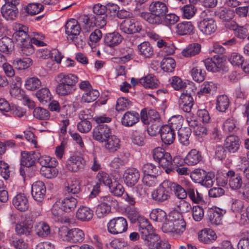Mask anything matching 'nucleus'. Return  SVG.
<instances>
[{"instance_id":"nucleus-1","label":"nucleus","mask_w":249,"mask_h":249,"mask_svg":"<svg viewBox=\"0 0 249 249\" xmlns=\"http://www.w3.org/2000/svg\"><path fill=\"white\" fill-rule=\"evenodd\" d=\"M57 83L55 88L56 93L60 96L72 94L76 90V85L78 82V77L72 73H59L55 78Z\"/></svg>"},{"instance_id":"nucleus-2","label":"nucleus","mask_w":249,"mask_h":249,"mask_svg":"<svg viewBox=\"0 0 249 249\" xmlns=\"http://www.w3.org/2000/svg\"><path fill=\"white\" fill-rule=\"evenodd\" d=\"M150 13L142 12L140 16L153 24H160L162 22V18L168 12L166 4L160 1H153L149 5Z\"/></svg>"},{"instance_id":"nucleus-3","label":"nucleus","mask_w":249,"mask_h":249,"mask_svg":"<svg viewBox=\"0 0 249 249\" xmlns=\"http://www.w3.org/2000/svg\"><path fill=\"white\" fill-rule=\"evenodd\" d=\"M139 231L141 238L150 249H155L160 243L161 239L160 236L154 233L153 227L147 219H140Z\"/></svg>"},{"instance_id":"nucleus-4","label":"nucleus","mask_w":249,"mask_h":249,"mask_svg":"<svg viewBox=\"0 0 249 249\" xmlns=\"http://www.w3.org/2000/svg\"><path fill=\"white\" fill-rule=\"evenodd\" d=\"M170 181H163L151 194L152 198L158 202H162L170 197Z\"/></svg>"},{"instance_id":"nucleus-5","label":"nucleus","mask_w":249,"mask_h":249,"mask_svg":"<svg viewBox=\"0 0 249 249\" xmlns=\"http://www.w3.org/2000/svg\"><path fill=\"white\" fill-rule=\"evenodd\" d=\"M81 30V28L80 25L78 22L74 19L68 20L65 25V32L66 34L68 36H72L71 39L77 47H82L85 43V42L82 39H80V41H78L77 36L79 35Z\"/></svg>"},{"instance_id":"nucleus-6","label":"nucleus","mask_w":249,"mask_h":249,"mask_svg":"<svg viewBox=\"0 0 249 249\" xmlns=\"http://www.w3.org/2000/svg\"><path fill=\"white\" fill-rule=\"evenodd\" d=\"M108 231L112 234H118L126 231L127 222L123 217H114L107 225Z\"/></svg>"},{"instance_id":"nucleus-7","label":"nucleus","mask_w":249,"mask_h":249,"mask_svg":"<svg viewBox=\"0 0 249 249\" xmlns=\"http://www.w3.org/2000/svg\"><path fill=\"white\" fill-rule=\"evenodd\" d=\"M141 121L145 124H150L156 130L160 126V117L159 113L154 109H150L148 113L143 109L141 112Z\"/></svg>"},{"instance_id":"nucleus-8","label":"nucleus","mask_w":249,"mask_h":249,"mask_svg":"<svg viewBox=\"0 0 249 249\" xmlns=\"http://www.w3.org/2000/svg\"><path fill=\"white\" fill-rule=\"evenodd\" d=\"M92 134L94 140L103 143L111 134V131L107 125L101 124L93 128Z\"/></svg>"},{"instance_id":"nucleus-9","label":"nucleus","mask_w":249,"mask_h":249,"mask_svg":"<svg viewBox=\"0 0 249 249\" xmlns=\"http://www.w3.org/2000/svg\"><path fill=\"white\" fill-rule=\"evenodd\" d=\"M120 29L124 33L132 34L140 31L142 26L138 21L133 19L126 18L121 23Z\"/></svg>"},{"instance_id":"nucleus-10","label":"nucleus","mask_w":249,"mask_h":249,"mask_svg":"<svg viewBox=\"0 0 249 249\" xmlns=\"http://www.w3.org/2000/svg\"><path fill=\"white\" fill-rule=\"evenodd\" d=\"M198 27L200 32L207 36L214 33L217 29L215 21L212 18H205L201 20Z\"/></svg>"},{"instance_id":"nucleus-11","label":"nucleus","mask_w":249,"mask_h":249,"mask_svg":"<svg viewBox=\"0 0 249 249\" xmlns=\"http://www.w3.org/2000/svg\"><path fill=\"white\" fill-rule=\"evenodd\" d=\"M226 176L229 178L230 188L233 190L241 191L244 184L241 176L238 173L236 174L233 170L228 171Z\"/></svg>"},{"instance_id":"nucleus-12","label":"nucleus","mask_w":249,"mask_h":249,"mask_svg":"<svg viewBox=\"0 0 249 249\" xmlns=\"http://www.w3.org/2000/svg\"><path fill=\"white\" fill-rule=\"evenodd\" d=\"M46 187L41 181L34 183L32 186V195L34 199L38 202H42L46 194Z\"/></svg>"},{"instance_id":"nucleus-13","label":"nucleus","mask_w":249,"mask_h":249,"mask_svg":"<svg viewBox=\"0 0 249 249\" xmlns=\"http://www.w3.org/2000/svg\"><path fill=\"white\" fill-rule=\"evenodd\" d=\"M140 172L135 168H129L127 169L124 174V181L128 186H134L140 178Z\"/></svg>"},{"instance_id":"nucleus-14","label":"nucleus","mask_w":249,"mask_h":249,"mask_svg":"<svg viewBox=\"0 0 249 249\" xmlns=\"http://www.w3.org/2000/svg\"><path fill=\"white\" fill-rule=\"evenodd\" d=\"M200 63L204 65L207 70L213 72L219 71L222 67V59L218 56H214L213 58H208Z\"/></svg>"},{"instance_id":"nucleus-15","label":"nucleus","mask_w":249,"mask_h":249,"mask_svg":"<svg viewBox=\"0 0 249 249\" xmlns=\"http://www.w3.org/2000/svg\"><path fill=\"white\" fill-rule=\"evenodd\" d=\"M13 25L15 32L13 36L17 42H22L29 38L27 27L18 23H15Z\"/></svg>"},{"instance_id":"nucleus-16","label":"nucleus","mask_w":249,"mask_h":249,"mask_svg":"<svg viewBox=\"0 0 249 249\" xmlns=\"http://www.w3.org/2000/svg\"><path fill=\"white\" fill-rule=\"evenodd\" d=\"M226 213L224 210L215 207L210 209L208 212V216L212 225H219L222 223L223 215Z\"/></svg>"},{"instance_id":"nucleus-17","label":"nucleus","mask_w":249,"mask_h":249,"mask_svg":"<svg viewBox=\"0 0 249 249\" xmlns=\"http://www.w3.org/2000/svg\"><path fill=\"white\" fill-rule=\"evenodd\" d=\"M183 92L180 96L179 100V107L184 112H189L194 105L193 98L190 93Z\"/></svg>"},{"instance_id":"nucleus-18","label":"nucleus","mask_w":249,"mask_h":249,"mask_svg":"<svg viewBox=\"0 0 249 249\" xmlns=\"http://www.w3.org/2000/svg\"><path fill=\"white\" fill-rule=\"evenodd\" d=\"M12 202L15 207L21 212L27 210L29 206L26 196L22 193L17 194L13 198Z\"/></svg>"},{"instance_id":"nucleus-19","label":"nucleus","mask_w":249,"mask_h":249,"mask_svg":"<svg viewBox=\"0 0 249 249\" xmlns=\"http://www.w3.org/2000/svg\"><path fill=\"white\" fill-rule=\"evenodd\" d=\"M160 130L161 139L165 144L170 145L174 142L175 139V131L166 125L162 126Z\"/></svg>"},{"instance_id":"nucleus-20","label":"nucleus","mask_w":249,"mask_h":249,"mask_svg":"<svg viewBox=\"0 0 249 249\" xmlns=\"http://www.w3.org/2000/svg\"><path fill=\"white\" fill-rule=\"evenodd\" d=\"M95 16L92 14L84 15L79 18L81 22L83 30L85 32H90L96 27Z\"/></svg>"},{"instance_id":"nucleus-21","label":"nucleus","mask_w":249,"mask_h":249,"mask_svg":"<svg viewBox=\"0 0 249 249\" xmlns=\"http://www.w3.org/2000/svg\"><path fill=\"white\" fill-rule=\"evenodd\" d=\"M123 39L122 36L119 33L116 32L107 34L104 37L105 45L111 48L119 45Z\"/></svg>"},{"instance_id":"nucleus-22","label":"nucleus","mask_w":249,"mask_h":249,"mask_svg":"<svg viewBox=\"0 0 249 249\" xmlns=\"http://www.w3.org/2000/svg\"><path fill=\"white\" fill-rule=\"evenodd\" d=\"M240 141L239 138L235 135H230L225 140L224 146L230 153H235L240 147Z\"/></svg>"},{"instance_id":"nucleus-23","label":"nucleus","mask_w":249,"mask_h":249,"mask_svg":"<svg viewBox=\"0 0 249 249\" xmlns=\"http://www.w3.org/2000/svg\"><path fill=\"white\" fill-rule=\"evenodd\" d=\"M139 114L134 111L126 112L122 118L121 123L125 126H131L139 122Z\"/></svg>"},{"instance_id":"nucleus-24","label":"nucleus","mask_w":249,"mask_h":249,"mask_svg":"<svg viewBox=\"0 0 249 249\" xmlns=\"http://www.w3.org/2000/svg\"><path fill=\"white\" fill-rule=\"evenodd\" d=\"M174 219V225L175 228V233L181 234L186 228V223L182 214L178 212H172Z\"/></svg>"},{"instance_id":"nucleus-25","label":"nucleus","mask_w":249,"mask_h":249,"mask_svg":"<svg viewBox=\"0 0 249 249\" xmlns=\"http://www.w3.org/2000/svg\"><path fill=\"white\" fill-rule=\"evenodd\" d=\"M194 30L195 27L190 21L182 22L176 25V33L180 36L193 34Z\"/></svg>"},{"instance_id":"nucleus-26","label":"nucleus","mask_w":249,"mask_h":249,"mask_svg":"<svg viewBox=\"0 0 249 249\" xmlns=\"http://www.w3.org/2000/svg\"><path fill=\"white\" fill-rule=\"evenodd\" d=\"M36 152L23 151L21 153L20 164L21 166L30 167L33 166L36 160Z\"/></svg>"},{"instance_id":"nucleus-27","label":"nucleus","mask_w":249,"mask_h":249,"mask_svg":"<svg viewBox=\"0 0 249 249\" xmlns=\"http://www.w3.org/2000/svg\"><path fill=\"white\" fill-rule=\"evenodd\" d=\"M1 13L6 19L11 20L16 18L18 10L17 7H12L8 4H5L1 8Z\"/></svg>"},{"instance_id":"nucleus-28","label":"nucleus","mask_w":249,"mask_h":249,"mask_svg":"<svg viewBox=\"0 0 249 249\" xmlns=\"http://www.w3.org/2000/svg\"><path fill=\"white\" fill-rule=\"evenodd\" d=\"M203 64L199 63L194 66L191 69V74L194 80L197 82H201L205 79L206 72L202 69Z\"/></svg>"},{"instance_id":"nucleus-29","label":"nucleus","mask_w":249,"mask_h":249,"mask_svg":"<svg viewBox=\"0 0 249 249\" xmlns=\"http://www.w3.org/2000/svg\"><path fill=\"white\" fill-rule=\"evenodd\" d=\"M215 232L210 229H205L198 234L199 240L205 244L211 243L216 239Z\"/></svg>"},{"instance_id":"nucleus-30","label":"nucleus","mask_w":249,"mask_h":249,"mask_svg":"<svg viewBox=\"0 0 249 249\" xmlns=\"http://www.w3.org/2000/svg\"><path fill=\"white\" fill-rule=\"evenodd\" d=\"M202 160L201 153L196 149L191 150L184 159V162L188 165L197 164Z\"/></svg>"},{"instance_id":"nucleus-31","label":"nucleus","mask_w":249,"mask_h":249,"mask_svg":"<svg viewBox=\"0 0 249 249\" xmlns=\"http://www.w3.org/2000/svg\"><path fill=\"white\" fill-rule=\"evenodd\" d=\"M33 228V225L28 221H24L16 224L15 231L17 233L20 235H29Z\"/></svg>"},{"instance_id":"nucleus-32","label":"nucleus","mask_w":249,"mask_h":249,"mask_svg":"<svg viewBox=\"0 0 249 249\" xmlns=\"http://www.w3.org/2000/svg\"><path fill=\"white\" fill-rule=\"evenodd\" d=\"M201 49V46L197 43H193L189 44L181 52L183 56L186 57H191L198 54Z\"/></svg>"},{"instance_id":"nucleus-33","label":"nucleus","mask_w":249,"mask_h":249,"mask_svg":"<svg viewBox=\"0 0 249 249\" xmlns=\"http://www.w3.org/2000/svg\"><path fill=\"white\" fill-rule=\"evenodd\" d=\"M93 215V211L89 207L82 206L80 207L76 212L77 218L82 221L90 220Z\"/></svg>"},{"instance_id":"nucleus-34","label":"nucleus","mask_w":249,"mask_h":249,"mask_svg":"<svg viewBox=\"0 0 249 249\" xmlns=\"http://www.w3.org/2000/svg\"><path fill=\"white\" fill-rule=\"evenodd\" d=\"M35 231L38 236L45 237L50 234L51 229L49 225L46 222L41 221L36 224Z\"/></svg>"},{"instance_id":"nucleus-35","label":"nucleus","mask_w":249,"mask_h":249,"mask_svg":"<svg viewBox=\"0 0 249 249\" xmlns=\"http://www.w3.org/2000/svg\"><path fill=\"white\" fill-rule=\"evenodd\" d=\"M61 209L65 212H70L74 210L77 204L76 198L73 197H66L61 201L59 200Z\"/></svg>"},{"instance_id":"nucleus-36","label":"nucleus","mask_w":249,"mask_h":249,"mask_svg":"<svg viewBox=\"0 0 249 249\" xmlns=\"http://www.w3.org/2000/svg\"><path fill=\"white\" fill-rule=\"evenodd\" d=\"M105 142V148L110 152H115L120 148V140L114 135L111 134Z\"/></svg>"},{"instance_id":"nucleus-37","label":"nucleus","mask_w":249,"mask_h":249,"mask_svg":"<svg viewBox=\"0 0 249 249\" xmlns=\"http://www.w3.org/2000/svg\"><path fill=\"white\" fill-rule=\"evenodd\" d=\"M139 83L145 88L155 89L158 86L159 82L153 75L149 74L141 78Z\"/></svg>"},{"instance_id":"nucleus-38","label":"nucleus","mask_w":249,"mask_h":249,"mask_svg":"<svg viewBox=\"0 0 249 249\" xmlns=\"http://www.w3.org/2000/svg\"><path fill=\"white\" fill-rule=\"evenodd\" d=\"M68 164L69 170L73 172H76L83 168L85 164V161L81 157H73L71 158V160H70Z\"/></svg>"},{"instance_id":"nucleus-39","label":"nucleus","mask_w":249,"mask_h":249,"mask_svg":"<svg viewBox=\"0 0 249 249\" xmlns=\"http://www.w3.org/2000/svg\"><path fill=\"white\" fill-rule=\"evenodd\" d=\"M36 155V160L37 162L40 164L42 167L47 166H56L57 162L55 158H51L46 155L41 156L39 152H36L35 153Z\"/></svg>"},{"instance_id":"nucleus-40","label":"nucleus","mask_w":249,"mask_h":249,"mask_svg":"<svg viewBox=\"0 0 249 249\" xmlns=\"http://www.w3.org/2000/svg\"><path fill=\"white\" fill-rule=\"evenodd\" d=\"M192 130L188 127L180 128L178 131L179 142L183 145L187 146L190 143L189 138L191 135Z\"/></svg>"},{"instance_id":"nucleus-41","label":"nucleus","mask_w":249,"mask_h":249,"mask_svg":"<svg viewBox=\"0 0 249 249\" xmlns=\"http://www.w3.org/2000/svg\"><path fill=\"white\" fill-rule=\"evenodd\" d=\"M159 164L165 169V172L168 174L174 171V167H172V157L168 152H167L162 159L159 161Z\"/></svg>"},{"instance_id":"nucleus-42","label":"nucleus","mask_w":249,"mask_h":249,"mask_svg":"<svg viewBox=\"0 0 249 249\" xmlns=\"http://www.w3.org/2000/svg\"><path fill=\"white\" fill-rule=\"evenodd\" d=\"M139 54L145 57L150 58L154 54L153 48L148 42H143L138 46Z\"/></svg>"},{"instance_id":"nucleus-43","label":"nucleus","mask_w":249,"mask_h":249,"mask_svg":"<svg viewBox=\"0 0 249 249\" xmlns=\"http://www.w3.org/2000/svg\"><path fill=\"white\" fill-rule=\"evenodd\" d=\"M215 15L224 21H229L234 17V11L227 8L219 9L215 11Z\"/></svg>"},{"instance_id":"nucleus-44","label":"nucleus","mask_w":249,"mask_h":249,"mask_svg":"<svg viewBox=\"0 0 249 249\" xmlns=\"http://www.w3.org/2000/svg\"><path fill=\"white\" fill-rule=\"evenodd\" d=\"M12 64L14 68L17 70H25L32 65V60L30 58H17L13 60Z\"/></svg>"},{"instance_id":"nucleus-45","label":"nucleus","mask_w":249,"mask_h":249,"mask_svg":"<svg viewBox=\"0 0 249 249\" xmlns=\"http://www.w3.org/2000/svg\"><path fill=\"white\" fill-rule=\"evenodd\" d=\"M170 193L173 190L175 196L179 199H184L187 196V188L185 189L180 185L170 181Z\"/></svg>"},{"instance_id":"nucleus-46","label":"nucleus","mask_w":249,"mask_h":249,"mask_svg":"<svg viewBox=\"0 0 249 249\" xmlns=\"http://www.w3.org/2000/svg\"><path fill=\"white\" fill-rule=\"evenodd\" d=\"M20 46V52L22 55H30L34 52V48L30 41V38L29 37L25 40L22 42H18Z\"/></svg>"},{"instance_id":"nucleus-47","label":"nucleus","mask_w":249,"mask_h":249,"mask_svg":"<svg viewBox=\"0 0 249 249\" xmlns=\"http://www.w3.org/2000/svg\"><path fill=\"white\" fill-rule=\"evenodd\" d=\"M229 99L227 96L219 95L216 100V108L220 112H225L229 107Z\"/></svg>"},{"instance_id":"nucleus-48","label":"nucleus","mask_w":249,"mask_h":249,"mask_svg":"<svg viewBox=\"0 0 249 249\" xmlns=\"http://www.w3.org/2000/svg\"><path fill=\"white\" fill-rule=\"evenodd\" d=\"M183 122V119L180 115L172 116L168 121L169 126L174 131H178L180 128H182V125Z\"/></svg>"},{"instance_id":"nucleus-49","label":"nucleus","mask_w":249,"mask_h":249,"mask_svg":"<svg viewBox=\"0 0 249 249\" xmlns=\"http://www.w3.org/2000/svg\"><path fill=\"white\" fill-rule=\"evenodd\" d=\"M80 190V183L78 179L75 178L71 179L65 187V191L69 193L78 194Z\"/></svg>"},{"instance_id":"nucleus-50","label":"nucleus","mask_w":249,"mask_h":249,"mask_svg":"<svg viewBox=\"0 0 249 249\" xmlns=\"http://www.w3.org/2000/svg\"><path fill=\"white\" fill-rule=\"evenodd\" d=\"M160 67L163 71L171 72L174 71L175 68V61L171 57H165L161 61Z\"/></svg>"},{"instance_id":"nucleus-51","label":"nucleus","mask_w":249,"mask_h":249,"mask_svg":"<svg viewBox=\"0 0 249 249\" xmlns=\"http://www.w3.org/2000/svg\"><path fill=\"white\" fill-rule=\"evenodd\" d=\"M174 220L172 212H171L166 218L162 225V230L163 232L175 233Z\"/></svg>"},{"instance_id":"nucleus-52","label":"nucleus","mask_w":249,"mask_h":249,"mask_svg":"<svg viewBox=\"0 0 249 249\" xmlns=\"http://www.w3.org/2000/svg\"><path fill=\"white\" fill-rule=\"evenodd\" d=\"M166 213L161 209H153L150 213L151 220L157 222H162L167 217Z\"/></svg>"},{"instance_id":"nucleus-53","label":"nucleus","mask_w":249,"mask_h":249,"mask_svg":"<svg viewBox=\"0 0 249 249\" xmlns=\"http://www.w3.org/2000/svg\"><path fill=\"white\" fill-rule=\"evenodd\" d=\"M36 95L40 102L44 104L49 102L51 98L50 90L46 88H42L38 90Z\"/></svg>"},{"instance_id":"nucleus-54","label":"nucleus","mask_w":249,"mask_h":249,"mask_svg":"<svg viewBox=\"0 0 249 249\" xmlns=\"http://www.w3.org/2000/svg\"><path fill=\"white\" fill-rule=\"evenodd\" d=\"M132 105V102L125 97H120L118 99L116 105V109L117 111H123L128 109Z\"/></svg>"},{"instance_id":"nucleus-55","label":"nucleus","mask_w":249,"mask_h":249,"mask_svg":"<svg viewBox=\"0 0 249 249\" xmlns=\"http://www.w3.org/2000/svg\"><path fill=\"white\" fill-rule=\"evenodd\" d=\"M14 47L12 40L9 37L5 36L0 39V51L6 53L11 51Z\"/></svg>"},{"instance_id":"nucleus-56","label":"nucleus","mask_w":249,"mask_h":249,"mask_svg":"<svg viewBox=\"0 0 249 249\" xmlns=\"http://www.w3.org/2000/svg\"><path fill=\"white\" fill-rule=\"evenodd\" d=\"M99 96V91L92 88L83 94L82 100L84 102L90 103L96 100Z\"/></svg>"},{"instance_id":"nucleus-57","label":"nucleus","mask_w":249,"mask_h":249,"mask_svg":"<svg viewBox=\"0 0 249 249\" xmlns=\"http://www.w3.org/2000/svg\"><path fill=\"white\" fill-rule=\"evenodd\" d=\"M44 9V6L38 3L28 4L25 7L26 12L29 15H35L39 14Z\"/></svg>"},{"instance_id":"nucleus-58","label":"nucleus","mask_w":249,"mask_h":249,"mask_svg":"<svg viewBox=\"0 0 249 249\" xmlns=\"http://www.w3.org/2000/svg\"><path fill=\"white\" fill-rule=\"evenodd\" d=\"M55 166H47L41 167L40 169V173L44 177L47 178H52L55 177L57 174L58 171L55 168Z\"/></svg>"},{"instance_id":"nucleus-59","label":"nucleus","mask_w":249,"mask_h":249,"mask_svg":"<svg viewBox=\"0 0 249 249\" xmlns=\"http://www.w3.org/2000/svg\"><path fill=\"white\" fill-rule=\"evenodd\" d=\"M41 86V82L40 80L36 77L28 78L25 83V88L30 90H35Z\"/></svg>"},{"instance_id":"nucleus-60","label":"nucleus","mask_w":249,"mask_h":249,"mask_svg":"<svg viewBox=\"0 0 249 249\" xmlns=\"http://www.w3.org/2000/svg\"><path fill=\"white\" fill-rule=\"evenodd\" d=\"M85 233L83 231L78 228L71 229V243H79L84 241Z\"/></svg>"},{"instance_id":"nucleus-61","label":"nucleus","mask_w":249,"mask_h":249,"mask_svg":"<svg viewBox=\"0 0 249 249\" xmlns=\"http://www.w3.org/2000/svg\"><path fill=\"white\" fill-rule=\"evenodd\" d=\"M232 201L231 206V210L237 213L236 217L240 216L241 218H242L243 213H242L244 211V202L239 199H232Z\"/></svg>"},{"instance_id":"nucleus-62","label":"nucleus","mask_w":249,"mask_h":249,"mask_svg":"<svg viewBox=\"0 0 249 249\" xmlns=\"http://www.w3.org/2000/svg\"><path fill=\"white\" fill-rule=\"evenodd\" d=\"M187 196L195 203H199L203 200L202 195L192 187L187 188Z\"/></svg>"},{"instance_id":"nucleus-63","label":"nucleus","mask_w":249,"mask_h":249,"mask_svg":"<svg viewBox=\"0 0 249 249\" xmlns=\"http://www.w3.org/2000/svg\"><path fill=\"white\" fill-rule=\"evenodd\" d=\"M223 129L226 132H235L238 129L236 121L232 117L228 118L223 124Z\"/></svg>"},{"instance_id":"nucleus-64","label":"nucleus","mask_w":249,"mask_h":249,"mask_svg":"<svg viewBox=\"0 0 249 249\" xmlns=\"http://www.w3.org/2000/svg\"><path fill=\"white\" fill-rule=\"evenodd\" d=\"M96 178L99 181V183H102L106 186H109L112 182L110 176L104 171H99Z\"/></svg>"}]
</instances>
